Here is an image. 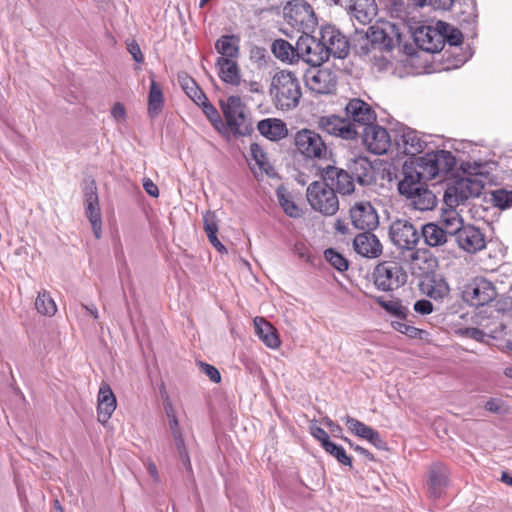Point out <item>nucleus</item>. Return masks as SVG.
<instances>
[{
  "label": "nucleus",
  "mask_w": 512,
  "mask_h": 512,
  "mask_svg": "<svg viewBox=\"0 0 512 512\" xmlns=\"http://www.w3.org/2000/svg\"><path fill=\"white\" fill-rule=\"evenodd\" d=\"M401 35L395 25H374L367 30L356 29L350 40V48L359 56L377 57V52L391 51L399 45Z\"/></svg>",
  "instance_id": "1"
},
{
  "label": "nucleus",
  "mask_w": 512,
  "mask_h": 512,
  "mask_svg": "<svg viewBox=\"0 0 512 512\" xmlns=\"http://www.w3.org/2000/svg\"><path fill=\"white\" fill-rule=\"evenodd\" d=\"M456 165L454 155L446 150H437L426 153L422 157L415 159L411 163L403 165V177L416 180V182H426L445 176L453 170Z\"/></svg>",
  "instance_id": "2"
},
{
  "label": "nucleus",
  "mask_w": 512,
  "mask_h": 512,
  "mask_svg": "<svg viewBox=\"0 0 512 512\" xmlns=\"http://www.w3.org/2000/svg\"><path fill=\"white\" fill-rule=\"evenodd\" d=\"M270 93L277 108L283 111L294 109L302 97L300 81L294 73L281 70L272 78Z\"/></svg>",
  "instance_id": "3"
},
{
  "label": "nucleus",
  "mask_w": 512,
  "mask_h": 512,
  "mask_svg": "<svg viewBox=\"0 0 512 512\" xmlns=\"http://www.w3.org/2000/svg\"><path fill=\"white\" fill-rule=\"evenodd\" d=\"M389 239L392 244L401 251L412 252L411 258L414 262H428L426 257H422L416 247L420 241V232L416 226L408 219L397 218L390 223Z\"/></svg>",
  "instance_id": "4"
},
{
  "label": "nucleus",
  "mask_w": 512,
  "mask_h": 512,
  "mask_svg": "<svg viewBox=\"0 0 512 512\" xmlns=\"http://www.w3.org/2000/svg\"><path fill=\"white\" fill-rule=\"evenodd\" d=\"M294 146L306 160H327L331 151L322 136L313 129L302 128L294 135Z\"/></svg>",
  "instance_id": "5"
},
{
  "label": "nucleus",
  "mask_w": 512,
  "mask_h": 512,
  "mask_svg": "<svg viewBox=\"0 0 512 512\" xmlns=\"http://www.w3.org/2000/svg\"><path fill=\"white\" fill-rule=\"evenodd\" d=\"M306 197L312 209L325 216L335 215L339 210L336 191L324 180L312 182L307 188Z\"/></svg>",
  "instance_id": "6"
},
{
  "label": "nucleus",
  "mask_w": 512,
  "mask_h": 512,
  "mask_svg": "<svg viewBox=\"0 0 512 512\" xmlns=\"http://www.w3.org/2000/svg\"><path fill=\"white\" fill-rule=\"evenodd\" d=\"M398 191L409 201V206L418 211H430L437 205L435 194L428 189L424 182L403 177L398 183Z\"/></svg>",
  "instance_id": "7"
},
{
  "label": "nucleus",
  "mask_w": 512,
  "mask_h": 512,
  "mask_svg": "<svg viewBox=\"0 0 512 512\" xmlns=\"http://www.w3.org/2000/svg\"><path fill=\"white\" fill-rule=\"evenodd\" d=\"M483 188L484 183L478 177H462L447 187L444 202L448 207L458 206L470 198L478 197Z\"/></svg>",
  "instance_id": "8"
},
{
  "label": "nucleus",
  "mask_w": 512,
  "mask_h": 512,
  "mask_svg": "<svg viewBox=\"0 0 512 512\" xmlns=\"http://www.w3.org/2000/svg\"><path fill=\"white\" fill-rule=\"evenodd\" d=\"M374 284L382 291H393L406 283L407 275L403 267L395 261L379 263L373 272Z\"/></svg>",
  "instance_id": "9"
},
{
  "label": "nucleus",
  "mask_w": 512,
  "mask_h": 512,
  "mask_svg": "<svg viewBox=\"0 0 512 512\" xmlns=\"http://www.w3.org/2000/svg\"><path fill=\"white\" fill-rule=\"evenodd\" d=\"M284 17L294 28L308 33L317 24L312 6L304 0H292L284 7Z\"/></svg>",
  "instance_id": "10"
},
{
  "label": "nucleus",
  "mask_w": 512,
  "mask_h": 512,
  "mask_svg": "<svg viewBox=\"0 0 512 512\" xmlns=\"http://www.w3.org/2000/svg\"><path fill=\"white\" fill-rule=\"evenodd\" d=\"M227 125L234 135L244 136L251 131V124L244 114V105L239 96H230L221 102Z\"/></svg>",
  "instance_id": "11"
},
{
  "label": "nucleus",
  "mask_w": 512,
  "mask_h": 512,
  "mask_svg": "<svg viewBox=\"0 0 512 512\" xmlns=\"http://www.w3.org/2000/svg\"><path fill=\"white\" fill-rule=\"evenodd\" d=\"M496 289L492 282L479 277L465 286L463 299L471 306H484L496 298Z\"/></svg>",
  "instance_id": "12"
},
{
  "label": "nucleus",
  "mask_w": 512,
  "mask_h": 512,
  "mask_svg": "<svg viewBox=\"0 0 512 512\" xmlns=\"http://www.w3.org/2000/svg\"><path fill=\"white\" fill-rule=\"evenodd\" d=\"M320 42L328 54L336 58H345L350 50V41L333 25H326L321 28Z\"/></svg>",
  "instance_id": "13"
},
{
  "label": "nucleus",
  "mask_w": 512,
  "mask_h": 512,
  "mask_svg": "<svg viewBox=\"0 0 512 512\" xmlns=\"http://www.w3.org/2000/svg\"><path fill=\"white\" fill-rule=\"evenodd\" d=\"M298 60L316 67L327 61L328 54L323 48L320 40L311 36L309 33H303L297 40Z\"/></svg>",
  "instance_id": "14"
},
{
  "label": "nucleus",
  "mask_w": 512,
  "mask_h": 512,
  "mask_svg": "<svg viewBox=\"0 0 512 512\" xmlns=\"http://www.w3.org/2000/svg\"><path fill=\"white\" fill-rule=\"evenodd\" d=\"M316 123L321 131L345 140L355 139L359 135L355 123L337 115L321 116Z\"/></svg>",
  "instance_id": "15"
},
{
  "label": "nucleus",
  "mask_w": 512,
  "mask_h": 512,
  "mask_svg": "<svg viewBox=\"0 0 512 512\" xmlns=\"http://www.w3.org/2000/svg\"><path fill=\"white\" fill-rule=\"evenodd\" d=\"M85 214L92 226L93 233L97 239L102 234V216L97 193V186L94 180L86 183L83 188Z\"/></svg>",
  "instance_id": "16"
},
{
  "label": "nucleus",
  "mask_w": 512,
  "mask_h": 512,
  "mask_svg": "<svg viewBox=\"0 0 512 512\" xmlns=\"http://www.w3.org/2000/svg\"><path fill=\"white\" fill-rule=\"evenodd\" d=\"M454 239L458 248L468 254H476L486 247L485 234L473 224H466L462 227Z\"/></svg>",
  "instance_id": "17"
},
{
  "label": "nucleus",
  "mask_w": 512,
  "mask_h": 512,
  "mask_svg": "<svg viewBox=\"0 0 512 512\" xmlns=\"http://www.w3.org/2000/svg\"><path fill=\"white\" fill-rule=\"evenodd\" d=\"M359 134H361L363 144L367 149L376 155L385 154L391 145L388 131L377 124L372 123L364 127Z\"/></svg>",
  "instance_id": "18"
},
{
  "label": "nucleus",
  "mask_w": 512,
  "mask_h": 512,
  "mask_svg": "<svg viewBox=\"0 0 512 512\" xmlns=\"http://www.w3.org/2000/svg\"><path fill=\"white\" fill-rule=\"evenodd\" d=\"M350 219L355 228L364 231H372L379 224L377 211L368 201L355 202L350 207Z\"/></svg>",
  "instance_id": "19"
},
{
  "label": "nucleus",
  "mask_w": 512,
  "mask_h": 512,
  "mask_svg": "<svg viewBox=\"0 0 512 512\" xmlns=\"http://www.w3.org/2000/svg\"><path fill=\"white\" fill-rule=\"evenodd\" d=\"M306 86L317 94H330L336 89L337 76L328 69H311L305 76Z\"/></svg>",
  "instance_id": "20"
},
{
  "label": "nucleus",
  "mask_w": 512,
  "mask_h": 512,
  "mask_svg": "<svg viewBox=\"0 0 512 512\" xmlns=\"http://www.w3.org/2000/svg\"><path fill=\"white\" fill-rule=\"evenodd\" d=\"M346 116L351 123H355L356 129H363L374 123L376 114L371 106L361 99L350 100L345 107Z\"/></svg>",
  "instance_id": "21"
},
{
  "label": "nucleus",
  "mask_w": 512,
  "mask_h": 512,
  "mask_svg": "<svg viewBox=\"0 0 512 512\" xmlns=\"http://www.w3.org/2000/svg\"><path fill=\"white\" fill-rule=\"evenodd\" d=\"M321 177L340 194H351L354 191V180L349 171L327 165L321 170Z\"/></svg>",
  "instance_id": "22"
},
{
  "label": "nucleus",
  "mask_w": 512,
  "mask_h": 512,
  "mask_svg": "<svg viewBox=\"0 0 512 512\" xmlns=\"http://www.w3.org/2000/svg\"><path fill=\"white\" fill-rule=\"evenodd\" d=\"M353 248L357 254L367 259L378 258L383 253V245L379 238L371 233V231H365L356 235L353 241Z\"/></svg>",
  "instance_id": "23"
},
{
  "label": "nucleus",
  "mask_w": 512,
  "mask_h": 512,
  "mask_svg": "<svg viewBox=\"0 0 512 512\" xmlns=\"http://www.w3.org/2000/svg\"><path fill=\"white\" fill-rule=\"evenodd\" d=\"M415 39L421 49L430 53L439 52L444 47V38L442 30L439 28V21L434 27L427 26L421 28L417 32Z\"/></svg>",
  "instance_id": "24"
},
{
  "label": "nucleus",
  "mask_w": 512,
  "mask_h": 512,
  "mask_svg": "<svg viewBox=\"0 0 512 512\" xmlns=\"http://www.w3.org/2000/svg\"><path fill=\"white\" fill-rule=\"evenodd\" d=\"M116 409V397L109 384L102 382L97 397V417L101 423H106Z\"/></svg>",
  "instance_id": "25"
},
{
  "label": "nucleus",
  "mask_w": 512,
  "mask_h": 512,
  "mask_svg": "<svg viewBox=\"0 0 512 512\" xmlns=\"http://www.w3.org/2000/svg\"><path fill=\"white\" fill-rule=\"evenodd\" d=\"M448 484V470L442 463H434L428 472V492L430 497L439 498Z\"/></svg>",
  "instance_id": "26"
},
{
  "label": "nucleus",
  "mask_w": 512,
  "mask_h": 512,
  "mask_svg": "<svg viewBox=\"0 0 512 512\" xmlns=\"http://www.w3.org/2000/svg\"><path fill=\"white\" fill-rule=\"evenodd\" d=\"M349 3L348 13L361 24L370 23L377 14L375 0H350Z\"/></svg>",
  "instance_id": "27"
},
{
  "label": "nucleus",
  "mask_w": 512,
  "mask_h": 512,
  "mask_svg": "<svg viewBox=\"0 0 512 512\" xmlns=\"http://www.w3.org/2000/svg\"><path fill=\"white\" fill-rule=\"evenodd\" d=\"M398 145L403 148V152L409 156H415L423 152L426 141L420 134L411 128L402 130Z\"/></svg>",
  "instance_id": "28"
},
{
  "label": "nucleus",
  "mask_w": 512,
  "mask_h": 512,
  "mask_svg": "<svg viewBox=\"0 0 512 512\" xmlns=\"http://www.w3.org/2000/svg\"><path fill=\"white\" fill-rule=\"evenodd\" d=\"M348 171L353 176V180L361 185H369L374 179L373 167L365 157L352 159L348 163Z\"/></svg>",
  "instance_id": "29"
},
{
  "label": "nucleus",
  "mask_w": 512,
  "mask_h": 512,
  "mask_svg": "<svg viewBox=\"0 0 512 512\" xmlns=\"http://www.w3.org/2000/svg\"><path fill=\"white\" fill-rule=\"evenodd\" d=\"M259 133L271 141H279L288 135V129L281 119L267 118L258 122Z\"/></svg>",
  "instance_id": "30"
},
{
  "label": "nucleus",
  "mask_w": 512,
  "mask_h": 512,
  "mask_svg": "<svg viewBox=\"0 0 512 512\" xmlns=\"http://www.w3.org/2000/svg\"><path fill=\"white\" fill-rule=\"evenodd\" d=\"M220 79L232 86H239L241 83L240 68L235 60L230 58H218L216 61Z\"/></svg>",
  "instance_id": "31"
},
{
  "label": "nucleus",
  "mask_w": 512,
  "mask_h": 512,
  "mask_svg": "<svg viewBox=\"0 0 512 512\" xmlns=\"http://www.w3.org/2000/svg\"><path fill=\"white\" fill-rule=\"evenodd\" d=\"M255 332L263 343L271 349H277L280 344V338L276 328H274L263 317H256L254 319Z\"/></svg>",
  "instance_id": "32"
},
{
  "label": "nucleus",
  "mask_w": 512,
  "mask_h": 512,
  "mask_svg": "<svg viewBox=\"0 0 512 512\" xmlns=\"http://www.w3.org/2000/svg\"><path fill=\"white\" fill-rule=\"evenodd\" d=\"M203 227L211 245L220 253H227L225 246L219 241L218 219L215 212L206 211L203 213Z\"/></svg>",
  "instance_id": "33"
},
{
  "label": "nucleus",
  "mask_w": 512,
  "mask_h": 512,
  "mask_svg": "<svg viewBox=\"0 0 512 512\" xmlns=\"http://www.w3.org/2000/svg\"><path fill=\"white\" fill-rule=\"evenodd\" d=\"M239 37L235 35H223L215 42V49L221 55L219 58L235 60L240 54Z\"/></svg>",
  "instance_id": "34"
},
{
  "label": "nucleus",
  "mask_w": 512,
  "mask_h": 512,
  "mask_svg": "<svg viewBox=\"0 0 512 512\" xmlns=\"http://www.w3.org/2000/svg\"><path fill=\"white\" fill-rule=\"evenodd\" d=\"M421 237H423L426 245L430 247H438L447 242L448 234L439 225L435 223H427L421 228L420 238Z\"/></svg>",
  "instance_id": "35"
},
{
  "label": "nucleus",
  "mask_w": 512,
  "mask_h": 512,
  "mask_svg": "<svg viewBox=\"0 0 512 512\" xmlns=\"http://www.w3.org/2000/svg\"><path fill=\"white\" fill-rule=\"evenodd\" d=\"M273 55L282 62L294 64L298 62L297 45L294 47L284 39H276L271 45Z\"/></svg>",
  "instance_id": "36"
},
{
  "label": "nucleus",
  "mask_w": 512,
  "mask_h": 512,
  "mask_svg": "<svg viewBox=\"0 0 512 512\" xmlns=\"http://www.w3.org/2000/svg\"><path fill=\"white\" fill-rule=\"evenodd\" d=\"M441 224L444 231L453 237L466 225L463 218L454 207H449L448 210L444 211L441 216Z\"/></svg>",
  "instance_id": "37"
},
{
  "label": "nucleus",
  "mask_w": 512,
  "mask_h": 512,
  "mask_svg": "<svg viewBox=\"0 0 512 512\" xmlns=\"http://www.w3.org/2000/svg\"><path fill=\"white\" fill-rule=\"evenodd\" d=\"M494 330L488 326L482 327H463L456 330V334L462 338L473 339L477 342H487L488 339L494 338Z\"/></svg>",
  "instance_id": "38"
},
{
  "label": "nucleus",
  "mask_w": 512,
  "mask_h": 512,
  "mask_svg": "<svg viewBox=\"0 0 512 512\" xmlns=\"http://www.w3.org/2000/svg\"><path fill=\"white\" fill-rule=\"evenodd\" d=\"M163 93L161 87L156 83L155 80H151L150 92L148 97V112L154 117L159 114L163 106Z\"/></svg>",
  "instance_id": "39"
},
{
  "label": "nucleus",
  "mask_w": 512,
  "mask_h": 512,
  "mask_svg": "<svg viewBox=\"0 0 512 512\" xmlns=\"http://www.w3.org/2000/svg\"><path fill=\"white\" fill-rule=\"evenodd\" d=\"M279 205L283 211L290 217L298 218L301 216V210L292 201L291 195L284 187H279L276 191Z\"/></svg>",
  "instance_id": "40"
},
{
  "label": "nucleus",
  "mask_w": 512,
  "mask_h": 512,
  "mask_svg": "<svg viewBox=\"0 0 512 512\" xmlns=\"http://www.w3.org/2000/svg\"><path fill=\"white\" fill-rule=\"evenodd\" d=\"M35 307L39 313L47 316H53L57 311V306L54 300L46 290L38 292L35 300Z\"/></svg>",
  "instance_id": "41"
},
{
  "label": "nucleus",
  "mask_w": 512,
  "mask_h": 512,
  "mask_svg": "<svg viewBox=\"0 0 512 512\" xmlns=\"http://www.w3.org/2000/svg\"><path fill=\"white\" fill-rule=\"evenodd\" d=\"M342 420L345 422L350 432L365 440H368L369 436L374 430L370 426L350 416H345L342 418Z\"/></svg>",
  "instance_id": "42"
},
{
  "label": "nucleus",
  "mask_w": 512,
  "mask_h": 512,
  "mask_svg": "<svg viewBox=\"0 0 512 512\" xmlns=\"http://www.w3.org/2000/svg\"><path fill=\"white\" fill-rule=\"evenodd\" d=\"M180 84L186 94L194 103L205 100L204 92L197 86L195 81L188 76L179 77Z\"/></svg>",
  "instance_id": "43"
},
{
  "label": "nucleus",
  "mask_w": 512,
  "mask_h": 512,
  "mask_svg": "<svg viewBox=\"0 0 512 512\" xmlns=\"http://www.w3.org/2000/svg\"><path fill=\"white\" fill-rule=\"evenodd\" d=\"M439 28L442 30L444 43L448 42L451 46L462 43L463 35L459 29L443 21H439Z\"/></svg>",
  "instance_id": "44"
},
{
  "label": "nucleus",
  "mask_w": 512,
  "mask_h": 512,
  "mask_svg": "<svg viewBox=\"0 0 512 512\" xmlns=\"http://www.w3.org/2000/svg\"><path fill=\"white\" fill-rule=\"evenodd\" d=\"M377 303L392 315L405 319L407 309L401 304L399 300H385L383 297L376 298Z\"/></svg>",
  "instance_id": "45"
},
{
  "label": "nucleus",
  "mask_w": 512,
  "mask_h": 512,
  "mask_svg": "<svg viewBox=\"0 0 512 512\" xmlns=\"http://www.w3.org/2000/svg\"><path fill=\"white\" fill-rule=\"evenodd\" d=\"M323 449L331 456L337 459L339 463L345 466H352V459L346 454L345 449L332 441L326 442Z\"/></svg>",
  "instance_id": "46"
},
{
  "label": "nucleus",
  "mask_w": 512,
  "mask_h": 512,
  "mask_svg": "<svg viewBox=\"0 0 512 512\" xmlns=\"http://www.w3.org/2000/svg\"><path fill=\"white\" fill-rule=\"evenodd\" d=\"M493 205L501 210L512 207V190L498 189L492 192Z\"/></svg>",
  "instance_id": "47"
},
{
  "label": "nucleus",
  "mask_w": 512,
  "mask_h": 512,
  "mask_svg": "<svg viewBox=\"0 0 512 512\" xmlns=\"http://www.w3.org/2000/svg\"><path fill=\"white\" fill-rule=\"evenodd\" d=\"M326 260L338 271L342 272L348 269V261L339 252L333 248L326 249L324 252Z\"/></svg>",
  "instance_id": "48"
},
{
  "label": "nucleus",
  "mask_w": 512,
  "mask_h": 512,
  "mask_svg": "<svg viewBox=\"0 0 512 512\" xmlns=\"http://www.w3.org/2000/svg\"><path fill=\"white\" fill-rule=\"evenodd\" d=\"M198 106H201L204 114L207 116V118L210 120L212 125L216 128H218L219 125L222 124L221 116L217 109L208 101L207 97L205 96V100L196 102Z\"/></svg>",
  "instance_id": "49"
},
{
  "label": "nucleus",
  "mask_w": 512,
  "mask_h": 512,
  "mask_svg": "<svg viewBox=\"0 0 512 512\" xmlns=\"http://www.w3.org/2000/svg\"><path fill=\"white\" fill-rule=\"evenodd\" d=\"M173 439H174L175 446L178 451L179 458H180L182 464L184 465V467L186 468L187 471H191L192 470L191 461H190V457H189V454H188V451H187V448L185 445L183 434L181 433V434L173 435Z\"/></svg>",
  "instance_id": "50"
},
{
  "label": "nucleus",
  "mask_w": 512,
  "mask_h": 512,
  "mask_svg": "<svg viewBox=\"0 0 512 512\" xmlns=\"http://www.w3.org/2000/svg\"><path fill=\"white\" fill-rule=\"evenodd\" d=\"M404 320L405 319L399 318V320L392 321L391 325L396 331L408 336L409 338H421L423 330L405 323Z\"/></svg>",
  "instance_id": "51"
},
{
  "label": "nucleus",
  "mask_w": 512,
  "mask_h": 512,
  "mask_svg": "<svg viewBox=\"0 0 512 512\" xmlns=\"http://www.w3.org/2000/svg\"><path fill=\"white\" fill-rule=\"evenodd\" d=\"M250 151H251V154H252L254 160L258 164L259 168L265 170L266 165L268 164V161H267L266 154L261 149V147L255 143L251 144Z\"/></svg>",
  "instance_id": "52"
},
{
  "label": "nucleus",
  "mask_w": 512,
  "mask_h": 512,
  "mask_svg": "<svg viewBox=\"0 0 512 512\" xmlns=\"http://www.w3.org/2000/svg\"><path fill=\"white\" fill-rule=\"evenodd\" d=\"M199 367L201 371L214 383H219L221 381V375L219 370L207 363L200 362Z\"/></svg>",
  "instance_id": "53"
},
{
  "label": "nucleus",
  "mask_w": 512,
  "mask_h": 512,
  "mask_svg": "<svg viewBox=\"0 0 512 512\" xmlns=\"http://www.w3.org/2000/svg\"><path fill=\"white\" fill-rule=\"evenodd\" d=\"M485 409L489 412L497 414L505 412L503 401L497 398H490L485 403Z\"/></svg>",
  "instance_id": "54"
},
{
  "label": "nucleus",
  "mask_w": 512,
  "mask_h": 512,
  "mask_svg": "<svg viewBox=\"0 0 512 512\" xmlns=\"http://www.w3.org/2000/svg\"><path fill=\"white\" fill-rule=\"evenodd\" d=\"M310 431H311L312 436L314 438H316L321 443L322 447H324V444L326 442H330L329 435L321 427H318L315 424H312L310 426Z\"/></svg>",
  "instance_id": "55"
},
{
  "label": "nucleus",
  "mask_w": 512,
  "mask_h": 512,
  "mask_svg": "<svg viewBox=\"0 0 512 512\" xmlns=\"http://www.w3.org/2000/svg\"><path fill=\"white\" fill-rule=\"evenodd\" d=\"M414 310L422 315L430 314L433 311V305L429 300L421 299L415 302Z\"/></svg>",
  "instance_id": "56"
},
{
  "label": "nucleus",
  "mask_w": 512,
  "mask_h": 512,
  "mask_svg": "<svg viewBox=\"0 0 512 512\" xmlns=\"http://www.w3.org/2000/svg\"><path fill=\"white\" fill-rule=\"evenodd\" d=\"M464 5L466 6L465 10H462L461 13L465 15L463 18L464 21H470L471 19L476 17V5L474 0H464Z\"/></svg>",
  "instance_id": "57"
},
{
  "label": "nucleus",
  "mask_w": 512,
  "mask_h": 512,
  "mask_svg": "<svg viewBox=\"0 0 512 512\" xmlns=\"http://www.w3.org/2000/svg\"><path fill=\"white\" fill-rule=\"evenodd\" d=\"M128 51L137 63L143 62L144 56H143L141 49L137 42H135V41L130 42L128 44Z\"/></svg>",
  "instance_id": "58"
},
{
  "label": "nucleus",
  "mask_w": 512,
  "mask_h": 512,
  "mask_svg": "<svg viewBox=\"0 0 512 512\" xmlns=\"http://www.w3.org/2000/svg\"><path fill=\"white\" fill-rule=\"evenodd\" d=\"M111 116L118 122H122L126 118L125 107L121 103H115L111 110Z\"/></svg>",
  "instance_id": "59"
},
{
  "label": "nucleus",
  "mask_w": 512,
  "mask_h": 512,
  "mask_svg": "<svg viewBox=\"0 0 512 512\" xmlns=\"http://www.w3.org/2000/svg\"><path fill=\"white\" fill-rule=\"evenodd\" d=\"M367 441H369L377 449H386L385 441L381 438L380 434L375 430L372 431Z\"/></svg>",
  "instance_id": "60"
},
{
  "label": "nucleus",
  "mask_w": 512,
  "mask_h": 512,
  "mask_svg": "<svg viewBox=\"0 0 512 512\" xmlns=\"http://www.w3.org/2000/svg\"><path fill=\"white\" fill-rule=\"evenodd\" d=\"M143 188L146 191V193L152 197H158L159 196V190L157 185L149 178H145L143 180Z\"/></svg>",
  "instance_id": "61"
},
{
  "label": "nucleus",
  "mask_w": 512,
  "mask_h": 512,
  "mask_svg": "<svg viewBox=\"0 0 512 512\" xmlns=\"http://www.w3.org/2000/svg\"><path fill=\"white\" fill-rule=\"evenodd\" d=\"M434 9L448 10L452 7L454 0H429Z\"/></svg>",
  "instance_id": "62"
},
{
  "label": "nucleus",
  "mask_w": 512,
  "mask_h": 512,
  "mask_svg": "<svg viewBox=\"0 0 512 512\" xmlns=\"http://www.w3.org/2000/svg\"><path fill=\"white\" fill-rule=\"evenodd\" d=\"M349 445L351 448H353L356 452L360 453L361 455L367 457L368 459L370 460H373V455L365 448L359 446V445H355L353 444L349 439L347 438H343Z\"/></svg>",
  "instance_id": "63"
},
{
  "label": "nucleus",
  "mask_w": 512,
  "mask_h": 512,
  "mask_svg": "<svg viewBox=\"0 0 512 512\" xmlns=\"http://www.w3.org/2000/svg\"><path fill=\"white\" fill-rule=\"evenodd\" d=\"M146 468H147V471H148L149 475L153 478V480L155 482H158L159 481V474H158L156 465L152 461L149 460L146 463Z\"/></svg>",
  "instance_id": "64"
}]
</instances>
